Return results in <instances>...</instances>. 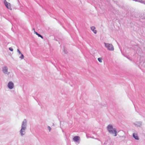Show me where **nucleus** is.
<instances>
[{"instance_id":"9b49d317","label":"nucleus","mask_w":145,"mask_h":145,"mask_svg":"<svg viewBox=\"0 0 145 145\" xmlns=\"http://www.w3.org/2000/svg\"><path fill=\"white\" fill-rule=\"evenodd\" d=\"M20 58L22 59H23L24 58V55L22 54L20 57Z\"/></svg>"},{"instance_id":"2eb2a0df","label":"nucleus","mask_w":145,"mask_h":145,"mask_svg":"<svg viewBox=\"0 0 145 145\" xmlns=\"http://www.w3.org/2000/svg\"><path fill=\"white\" fill-rule=\"evenodd\" d=\"M37 35L39 37H40V36H41V35H40V34H38Z\"/></svg>"},{"instance_id":"39448f33","label":"nucleus","mask_w":145,"mask_h":145,"mask_svg":"<svg viewBox=\"0 0 145 145\" xmlns=\"http://www.w3.org/2000/svg\"><path fill=\"white\" fill-rule=\"evenodd\" d=\"M3 72L5 74H8L9 72L8 71V68L7 67H4L3 68Z\"/></svg>"},{"instance_id":"6e6552de","label":"nucleus","mask_w":145,"mask_h":145,"mask_svg":"<svg viewBox=\"0 0 145 145\" xmlns=\"http://www.w3.org/2000/svg\"><path fill=\"white\" fill-rule=\"evenodd\" d=\"M95 28L94 26L92 27H91V30L94 33L96 34L97 33V31L95 30Z\"/></svg>"},{"instance_id":"f03ea898","label":"nucleus","mask_w":145,"mask_h":145,"mask_svg":"<svg viewBox=\"0 0 145 145\" xmlns=\"http://www.w3.org/2000/svg\"><path fill=\"white\" fill-rule=\"evenodd\" d=\"M26 120H24L22 123V127L20 131L21 134L22 135H24L25 133V130L26 129Z\"/></svg>"},{"instance_id":"0eeeda50","label":"nucleus","mask_w":145,"mask_h":145,"mask_svg":"<svg viewBox=\"0 0 145 145\" xmlns=\"http://www.w3.org/2000/svg\"><path fill=\"white\" fill-rule=\"evenodd\" d=\"M80 137L78 136H75L73 138V140L76 142H78L80 140Z\"/></svg>"},{"instance_id":"4468645a","label":"nucleus","mask_w":145,"mask_h":145,"mask_svg":"<svg viewBox=\"0 0 145 145\" xmlns=\"http://www.w3.org/2000/svg\"><path fill=\"white\" fill-rule=\"evenodd\" d=\"M48 129H49L50 131L51 130V128L50 127H48Z\"/></svg>"},{"instance_id":"f3484780","label":"nucleus","mask_w":145,"mask_h":145,"mask_svg":"<svg viewBox=\"0 0 145 145\" xmlns=\"http://www.w3.org/2000/svg\"><path fill=\"white\" fill-rule=\"evenodd\" d=\"M35 33L37 35L38 34H39L37 32H35Z\"/></svg>"},{"instance_id":"dca6fc26","label":"nucleus","mask_w":145,"mask_h":145,"mask_svg":"<svg viewBox=\"0 0 145 145\" xmlns=\"http://www.w3.org/2000/svg\"><path fill=\"white\" fill-rule=\"evenodd\" d=\"M40 37L42 39H43V37L41 35Z\"/></svg>"},{"instance_id":"9d476101","label":"nucleus","mask_w":145,"mask_h":145,"mask_svg":"<svg viewBox=\"0 0 145 145\" xmlns=\"http://www.w3.org/2000/svg\"><path fill=\"white\" fill-rule=\"evenodd\" d=\"M98 60L101 63L102 62V58H98Z\"/></svg>"},{"instance_id":"7ed1b4c3","label":"nucleus","mask_w":145,"mask_h":145,"mask_svg":"<svg viewBox=\"0 0 145 145\" xmlns=\"http://www.w3.org/2000/svg\"><path fill=\"white\" fill-rule=\"evenodd\" d=\"M105 46L107 49L109 50H114V47L113 45L110 44L106 43H105Z\"/></svg>"},{"instance_id":"423d86ee","label":"nucleus","mask_w":145,"mask_h":145,"mask_svg":"<svg viewBox=\"0 0 145 145\" xmlns=\"http://www.w3.org/2000/svg\"><path fill=\"white\" fill-rule=\"evenodd\" d=\"M8 86L10 89H12L14 87V84L11 82H9L8 84Z\"/></svg>"},{"instance_id":"f257e3e1","label":"nucleus","mask_w":145,"mask_h":145,"mask_svg":"<svg viewBox=\"0 0 145 145\" xmlns=\"http://www.w3.org/2000/svg\"><path fill=\"white\" fill-rule=\"evenodd\" d=\"M107 130L109 133L112 134H114V136L117 135V132L115 129H114L112 126L110 125H109L107 127Z\"/></svg>"},{"instance_id":"ddd939ff","label":"nucleus","mask_w":145,"mask_h":145,"mask_svg":"<svg viewBox=\"0 0 145 145\" xmlns=\"http://www.w3.org/2000/svg\"><path fill=\"white\" fill-rule=\"evenodd\" d=\"M17 51L19 52V54H21V52H20V50L18 49H17Z\"/></svg>"},{"instance_id":"20e7f679","label":"nucleus","mask_w":145,"mask_h":145,"mask_svg":"<svg viewBox=\"0 0 145 145\" xmlns=\"http://www.w3.org/2000/svg\"><path fill=\"white\" fill-rule=\"evenodd\" d=\"M4 3L6 7L8 9L11 10L12 7L10 3H8L6 0H4Z\"/></svg>"},{"instance_id":"f8f14e48","label":"nucleus","mask_w":145,"mask_h":145,"mask_svg":"<svg viewBox=\"0 0 145 145\" xmlns=\"http://www.w3.org/2000/svg\"><path fill=\"white\" fill-rule=\"evenodd\" d=\"M9 50L10 51H13V49L12 48H9Z\"/></svg>"},{"instance_id":"1a4fd4ad","label":"nucleus","mask_w":145,"mask_h":145,"mask_svg":"<svg viewBox=\"0 0 145 145\" xmlns=\"http://www.w3.org/2000/svg\"><path fill=\"white\" fill-rule=\"evenodd\" d=\"M133 137L135 138V139L137 140L138 139V138L137 136V135L136 134L134 133L133 135Z\"/></svg>"}]
</instances>
